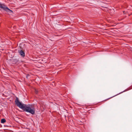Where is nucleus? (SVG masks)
<instances>
[{
    "instance_id": "1",
    "label": "nucleus",
    "mask_w": 132,
    "mask_h": 132,
    "mask_svg": "<svg viewBox=\"0 0 132 132\" xmlns=\"http://www.w3.org/2000/svg\"><path fill=\"white\" fill-rule=\"evenodd\" d=\"M15 102L17 106L24 111L32 114L35 113V109L34 105H27L25 104L22 103L18 100L15 101Z\"/></svg>"
},
{
    "instance_id": "2",
    "label": "nucleus",
    "mask_w": 132,
    "mask_h": 132,
    "mask_svg": "<svg viewBox=\"0 0 132 132\" xmlns=\"http://www.w3.org/2000/svg\"><path fill=\"white\" fill-rule=\"evenodd\" d=\"M0 8L6 11L7 10H9L8 9V8L3 4L0 3Z\"/></svg>"
},
{
    "instance_id": "3",
    "label": "nucleus",
    "mask_w": 132,
    "mask_h": 132,
    "mask_svg": "<svg viewBox=\"0 0 132 132\" xmlns=\"http://www.w3.org/2000/svg\"><path fill=\"white\" fill-rule=\"evenodd\" d=\"M19 54L20 55L22 56L23 57L25 56V53L22 50H20L19 51Z\"/></svg>"
},
{
    "instance_id": "4",
    "label": "nucleus",
    "mask_w": 132,
    "mask_h": 132,
    "mask_svg": "<svg viewBox=\"0 0 132 132\" xmlns=\"http://www.w3.org/2000/svg\"><path fill=\"white\" fill-rule=\"evenodd\" d=\"M8 9L9 10H7L6 11L7 12L9 13V14H12V13H13L12 11L10 10L9 8H8Z\"/></svg>"
},
{
    "instance_id": "5",
    "label": "nucleus",
    "mask_w": 132,
    "mask_h": 132,
    "mask_svg": "<svg viewBox=\"0 0 132 132\" xmlns=\"http://www.w3.org/2000/svg\"><path fill=\"white\" fill-rule=\"evenodd\" d=\"M6 121V120L5 119H3L1 120V122L2 123H4Z\"/></svg>"
},
{
    "instance_id": "6",
    "label": "nucleus",
    "mask_w": 132,
    "mask_h": 132,
    "mask_svg": "<svg viewBox=\"0 0 132 132\" xmlns=\"http://www.w3.org/2000/svg\"><path fill=\"white\" fill-rule=\"evenodd\" d=\"M35 93L36 94H37L38 93V91L36 90V89H35Z\"/></svg>"
}]
</instances>
